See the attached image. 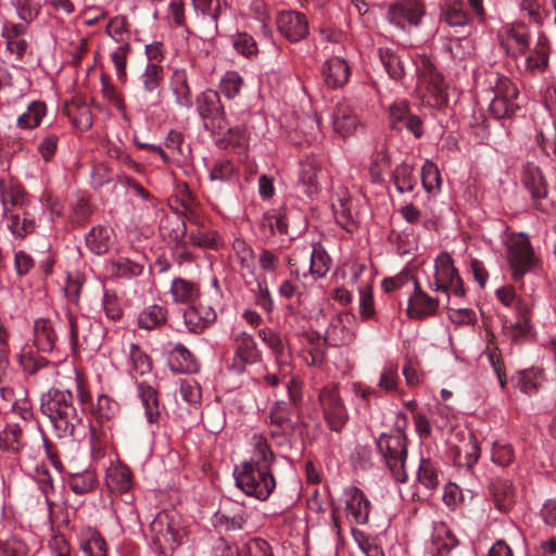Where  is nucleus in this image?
<instances>
[{"label": "nucleus", "mask_w": 556, "mask_h": 556, "mask_svg": "<svg viewBox=\"0 0 556 556\" xmlns=\"http://www.w3.org/2000/svg\"><path fill=\"white\" fill-rule=\"evenodd\" d=\"M275 459L276 456L267 441L262 437L255 438L253 456L235 470L237 486L249 496L266 501L276 488L271 472Z\"/></svg>", "instance_id": "obj_1"}, {"label": "nucleus", "mask_w": 556, "mask_h": 556, "mask_svg": "<svg viewBox=\"0 0 556 556\" xmlns=\"http://www.w3.org/2000/svg\"><path fill=\"white\" fill-rule=\"evenodd\" d=\"M41 412L63 435H73L80 417L73 405V394L67 390L50 389L41 401Z\"/></svg>", "instance_id": "obj_2"}, {"label": "nucleus", "mask_w": 556, "mask_h": 556, "mask_svg": "<svg viewBox=\"0 0 556 556\" xmlns=\"http://www.w3.org/2000/svg\"><path fill=\"white\" fill-rule=\"evenodd\" d=\"M377 447L384 456L386 463L396 481H407L405 463L407 458V438L403 431L394 435L381 433L377 440Z\"/></svg>", "instance_id": "obj_3"}, {"label": "nucleus", "mask_w": 556, "mask_h": 556, "mask_svg": "<svg viewBox=\"0 0 556 556\" xmlns=\"http://www.w3.org/2000/svg\"><path fill=\"white\" fill-rule=\"evenodd\" d=\"M324 420L331 431L340 433L350 419L349 410L337 384H328L318 393Z\"/></svg>", "instance_id": "obj_4"}, {"label": "nucleus", "mask_w": 556, "mask_h": 556, "mask_svg": "<svg viewBox=\"0 0 556 556\" xmlns=\"http://www.w3.org/2000/svg\"><path fill=\"white\" fill-rule=\"evenodd\" d=\"M198 112L204 128L212 134H220L227 128L225 109L217 91L208 89L198 97Z\"/></svg>", "instance_id": "obj_5"}, {"label": "nucleus", "mask_w": 556, "mask_h": 556, "mask_svg": "<svg viewBox=\"0 0 556 556\" xmlns=\"http://www.w3.org/2000/svg\"><path fill=\"white\" fill-rule=\"evenodd\" d=\"M508 262L513 269V278L520 281L533 265V249L525 235L514 238L508 247Z\"/></svg>", "instance_id": "obj_6"}, {"label": "nucleus", "mask_w": 556, "mask_h": 556, "mask_svg": "<svg viewBox=\"0 0 556 556\" xmlns=\"http://www.w3.org/2000/svg\"><path fill=\"white\" fill-rule=\"evenodd\" d=\"M276 25L279 33L290 42H299L308 35V22L306 16L294 10L278 12Z\"/></svg>", "instance_id": "obj_7"}, {"label": "nucleus", "mask_w": 556, "mask_h": 556, "mask_svg": "<svg viewBox=\"0 0 556 556\" xmlns=\"http://www.w3.org/2000/svg\"><path fill=\"white\" fill-rule=\"evenodd\" d=\"M233 349L232 367L239 374L244 371L247 365L256 364L262 358V353L250 333H238L235 338Z\"/></svg>", "instance_id": "obj_8"}, {"label": "nucleus", "mask_w": 556, "mask_h": 556, "mask_svg": "<svg viewBox=\"0 0 556 556\" xmlns=\"http://www.w3.org/2000/svg\"><path fill=\"white\" fill-rule=\"evenodd\" d=\"M36 213L37 206L35 204L16 206L5 215L7 226L15 237L25 238L33 233L37 227Z\"/></svg>", "instance_id": "obj_9"}, {"label": "nucleus", "mask_w": 556, "mask_h": 556, "mask_svg": "<svg viewBox=\"0 0 556 556\" xmlns=\"http://www.w3.org/2000/svg\"><path fill=\"white\" fill-rule=\"evenodd\" d=\"M439 300L426 293L415 280L414 293L408 299L406 314L412 319H425L438 313Z\"/></svg>", "instance_id": "obj_10"}, {"label": "nucleus", "mask_w": 556, "mask_h": 556, "mask_svg": "<svg viewBox=\"0 0 556 556\" xmlns=\"http://www.w3.org/2000/svg\"><path fill=\"white\" fill-rule=\"evenodd\" d=\"M424 14L422 4L418 0H406L403 3L391 5L389 18L401 29L407 26H417Z\"/></svg>", "instance_id": "obj_11"}, {"label": "nucleus", "mask_w": 556, "mask_h": 556, "mask_svg": "<svg viewBox=\"0 0 556 556\" xmlns=\"http://www.w3.org/2000/svg\"><path fill=\"white\" fill-rule=\"evenodd\" d=\"M498 38L502 48L511 58H518L525 54L529 48L528 34L522 25L503 28Z\"/></svg>", "instance_id": "obj_12"}, {"label": "nucleus", "mask_w": 556, "mask_h": 556, "mask_svg": "<svg viewBox=\"0 0 556 556\" xmlns=\"http://www.w3.org/2000/svg\"><path fill=\"white\" fill-rule=\"evenodd\" d=\"M418 79L427 85V89L434 96H442L443 77L431 60L425 54H418L414 60Z\"/></svg>", "instance_id": "obj_13"}, {"label": "nucleus", "mask_w": 556, "mask_h": 556, "mask_svg": "<svg viewBox=\"0 0 556 556\" xmlns=\"http://www.w3.org/2000/svg\"><path fill=\"white\" fill-rule=\"evenodd\" d=\"M432 543L437 556H466L467 554V546L460 543L444 525L435 528Z\"/></svg>", "instance_id": "obj_14"}, {"label": "nucleus", "mask_w": 556, "mask_h": 556, "mask_svg": "<svg viewBox=\"0 0 556 556\" xmlns=\"http://www.w3.org/2000/svg\"><path fill=\"white\" fill-rule=\"evenodd\" d=\"M521 181L535 203L547 197L548 185L542 169L538 165L527 163L522 170Z\"/></svg>", "instance_id": "obj_15"}, {"label": "nucleus", "mask_w": 556, "mask_h": 556, "mask_svg": "<svg viewBox=\"0 0 556 556\" xmlns=\"http://www.w3.org/2000/svg\"><path fill=\"white\" fill-rule=\"evenodd\" d=\"M345 509L358 525H365L369 519L370 502L364 492L356 486L344 489Z\"/></svg>", "instance_id": "obj_16"}, {"label": "nucleus", "mask_w": 556, "mask_h": 556, "mask_svg": "<svg viewBox=\"0 0 556 556\" xmlns=\"http://www.w3.org/2000/svg\"><path fill=\"white\" fill-rule=\"evenodd\" d=\"M321 75L327 87L337 89L348 83L351 70L344 59L336 56L323 64Z\"/></svg>", "instance_id": "obj_17"}, {"label": "nucleus", "mask_w": 556, "mask_h": 556, "mask_svg": "<svg viewBox=\"0 0 556 556\" xmlns=\"http://www.w3.org/2000/svg\"><path fill=\"white\" fill-rule=\"evenodd\" d=\"M332 124L334 131L341 137L353 134L358 125V117L350 102L343 100L337 103L332 113Z\"/></svg>", "instance_id": "obj_18"}, {"label": "nucleus", "mask_w": 556, "mask_h": 556, "mask_svg": "<svg viewBox=\"0 0 556 556\" xmlns=\"http://www.w3.org/2000/svg\"><path fill=\"white\" fill-rule=\"evenodd\" d=\"M292 408L288 402L277 401L269 410L270 425L276 427L273 435L290 434L295 430V424L291 419Z\"/></svg>", "instance_id": "obj_19"}, {"label": "nucleus", "mask_w": 556, "mask_h": 556, "mask_svg": "<svg viewBox=\"0 0 556 556\" xmlns=\"http://www.w3.org/2000/svg\"><path fill=\"white\" fill-rule=\"evenodd\" d=\"M184 317L190 331L201 333L216 320L217 314L211 306L200 304L190 306L185 312Z\"/></svg>", "instance_id": "obj_20"}, {"label": "nucleus", "mask_w": 556, "mask_h": 556, "mask_svg": "<svg viewBox=\"0 0 556 556\" xmlns=\"http://www.w3.org/2000/svg\"><path fill=\"white\" fill-rule=\"evenodd\" d=\"M168 364L175 372H194L198 370V363L193 354L181 343H168Z\"/></svg>", "instance_id": "obj_21"}, {"label": "nucleus", "mask_w": 556, "mask_h": 556, "mask_svg": "<svg viewBox=\"0 0 556 556\" xmlns=\"http://www.w3.org/2000/svg\"><path fill=\"white\" fill-rule=\"evenodd\" d=\"M458 276L452 257L446 252H442L435 260L434 290L447 293L448 283L455 281Z\"/></svg>", "instance_id": "obj_22"}, {"label": "nucleus", "mask_w": 556, "mask_h": 556, "mask_svg": "<svg viewBox=\"0 0 556 556\" xmlns=\"http://www.w3.org/2000/svg\"><path fill=\"white\" fill-rule=\"evenodd\" d=\"M58 340L53 324L48 318H38L34 323V345L40 352H52Z\"/></svg>", "instance_id": "obj_23"}, {"label": "nucleus", "mask_w": 556, "mask_h": 556, "mask_svg": "<svg viewBox=\"0 0 556 556\" xmlns=\"http://www.w3.org/2000/svg\"><path fill=\"white\" fill-rule=\"evenodd\" d=\"M79 546L85 556H108L106 542L94 528L80 531Z\"/></svg>", "instance_id": "obj_24"}, {"label": "nucleus", "mask_w": 556, "mask_h": 556, "mask_svg": "<svg viewBox=\"0 0 556 556\" xmlns=\"http://www.w3.org/2000/svg\"><path fill=\"white\" fill-rule=\"evenodd\" d=\"M495 507L501 511L509 510L516 503V491L508 479H496L491 484Z\"/></svg>", "instance_id": "obj_25"}, {"label": "nucleus", "mask_w": 556, "mask_h": 556, "mask_svg": "<svg viewBox=\"0 0 556 556\" xmlns=\"http://www.w3.org/2000/svg\"><path fill=\"white\" fill-rule=\"evenodd\" d=\"M214 527L226 531L244 530L248 523V514L243 508L237 510H218L212 519Z\"/></svg>", "instance_id": "obj_26"}, {"label": "nucleus", "mask_w": 556, "mask_h": 556, "mask_svg": "<svg viewBox=\"0 0 556 556\" xmlns=\"http://www.w3.org/2000/svg\"><path fill=\"white\" fill-rule=\"evenodd\" d=\"M0 195L4 206L5 215L9 214V211L14 210L16 206H28L31 204L25 190L22 188V186L16 184L4 185L1 182Z\"/></svg>", "instance_id": "obj_27"}, {"label": "nucleus", "mask_w": 556, "mask_h": 556, "mask_svg": "<svg viewBox=\"0 0 556 556\" xmlns=\"http://www.w3.org/2000/svg\"><path fill=\"white\" fill-rule=\"evenodd\" d=\"M151 530L155 533L156 540L164 543H182L181 532L168 520L167 515H159L151 523Z\"/></svg>", "instance_id": "obj_28"}, {"label": "nucleus", "mask_w": 556, "mask_h": 556, "mask_svg": "<svg viewBox=\"0 0 556 556\" xmlns=\"http://www.w3.org/2000/svg\"><path fill=\"white\" fill-rule=\"evenodd\" d=\"M106 484L112 491L127 493L132 488V473L130 469L125 465L109 468Z\"/></svg>", "instance_id": "obj_29"}, {"label": "nucleus", "mask_w": 556, "mask_h": 556, "mask_svg": "<svg viewBox=\"0 0 556 556\" xmlns=\"http://www.w3.org/2000/svg\"><path fill=\"white\" fill-rule=\"evenodd\" d=\"M138 391L148 421L150 424L159 422L161 414L156 390L146 382H140L138 384Z\"/></svg>", "instance_id": "obj_30"}, {"label": "nucleus", "mask_w": 556, "mask_h": 556, "mask_svg": "<svg viewBox=\"0 0 556 556\" xmlns=\"http://www.w3.org/2000/svg\"><path fill=\"white\" fill-rule=\"evenodd\" d=\"M378 56L390 78L393 80H401L404 78V61L400 54L390 48H379Z\"/></svg>", "instance_id": "obj_31"}, {"label": "nucleus", "mask_w": 556, "mask_h": 556, "mask_svg": "<svg viewBox=\"0 0 556 556\" xmlns=\"http://www.w3.org/2000/svg\"><path fill=\"white\" fill-rule=\"evenodd\" d=\"M64 112L72 124L81 131H86L92 126V113L90 108L84 102H71L64 108Z\"/></svg>", "instance_id": "obj_32"}, {"label": "nucleus", "mask_w": 556, "mask_h": 556, "mask_svg": "<svg viewBox=\"0 0 556 556\" xmlns=\"http://www.w3.org/2000/svg\"><path fill=\"white\" fill-rule=\"evenodd\" d=\"M170 294L177 303L191 304L199 298L200 290L193 281L175 278L170 286Z\"/></svg>", "instance_id": "obj_33"}, {"label": "nucleus", "mask_w": 556, "mask_h": 556, "mask_svg": "<svg viewBox=\"0 0 556 556\" xmlns=\"http://www.w3.org/2000/svg\"><path fill=\"white\" fill-rule=\"evenodd\" d=\"M170 87L178 105L191 108V91L188 85V76L185 70H175L170 78Z\"/></svg>", "instance_id": "obj_34"}, {"label": "nucleus", "mask_w": 556, "mask_h": 556, "mask_svg": "<svg viewBox=\"0 0 556 556\" xmlns=\"http://www.w3.org/2000/svg\"><path fill=\"white\" fill-rule=\"evenodd\" d=\"M548 38L541 33L538 37L536 45L532 52L527 56V67L530 70L545 71L548 65L549 56Z\"/></svg>", "instance_id": "obj_35"}, {"label": "nucleus", "mask_w": 556, "mask_h": 556, "mask_svg": "<svg viewBox=\"0 0 556 556\" xmlns=\"http://www.w3.org/2000/svg\"><path fill=\"white\" fill-rule=\"evenodd\" d=\"M87 248L97 255L105 254L111 245V236L108 228L92 227L85 238Z\"/></svg>", "instance_id": "obj_36"}, {"label": "nucleus", "mask_w": 556, "mask_h": 556, "mask_svg": "<svg viewBox=\"0 0 556 556\" xmlns=\"http://www.w3.org/2000/svg\"><path fill=\"white\" fill-rule=\"evenodd\" d=\"M167 320V311L161 305L153 304L146 307L138 316V326L142 329L153 330Z\"/></svg>", "instance_id": "obj_37"}, {"label": "nucleus", "mask_w": 556, "mask_h": 556, "mask_svg": "<svg viewBox=\"0 0 556 556\" xmlns=\"http://www.w3.org/2000/svg\"><path fill=\"white\" fill-rule=\"evenodd\" d=\"M23 430L16 424H10L0 432V447L3 451L17 454L24 446Z\"/></svg>", "instance_id": "obj_38"}, {"label": "nucleus", "mask_w": 556, "mask_h": 556, "mask_svg": "<svg viewBox=\"0 0 556 556\" xmlns=\"http://www.w3.org/2000/svg\"><path fill=\"white\" fill-rule=\"evenodd\" d=\"M143 271V265L127 257H119L110 264V273L116 278L132 279Z\"/></svg>", "instance_id": "obj_39"}, {"label": "nucleus", "mask_w": 556, "mask_h": 556, "mask_svg": "<svg viewBox=\"0 0 556 556\" xmlns=\"http://www.w3.org/2000/svg\"><path fill=\"white\" fill-rule=\"evenodd\" d=\"M243 78L236 71H228L224 74L219 81L218 93L227 100L236 99L242 89Z\"/></svg>", "instance_id": "obj_40"}, {"label": "nucleus", "mask_w": 556, "mask_h": 556, "mask_svg": "<svg viewBox=\"0 0 556 556\" xmlns=\"http://www.w3.org/2000/svg\"><path fill=\"white\" fill-rule=\"evenodd\" d=\"M351 206L350 199H338L337 203L332 204L337 223L348 232H353L356 229V220L351 212Z\"/></svg>", "instance_id": "obj_41"}, {"label": "nucleus", "mask_w": 556, "mask_h": 556, "mask_svg": "<svg viewBox=\"0 0 556 556\" xmlns=\"http://www.w3.org/2000/svg\"><path fill=\"white\" fill-rule=\"evenodd\" d=\"M393 180L397 191L401 193L413 191L417 182L414 168L405 163L396 166L393 172Z\"/></svg>", "instance_id": "obj_42"}, {"label": "nucleus", "mask_w": 556, "mask_h": 556, "mask_svg": "<svg viewBox=\"0 0 556 556\" xmlns=\"http://www.w3.org/2000/svg\"><path fill=\"white\" fill-rule=\"evenodd\" d=\"M490 85L493 97L515 102L519 94L517 86L506 76L494 74V80Z\"/></svg>", "instance_id": "obj_43"}, {"label": "nucleus", "mask_w": 556, "mask_h": 556, "mask_svg": "<svg viewBox=\"0 0 556 556\" xmlns=\"http://www.w3.org/2000/svg\"><path fill=\"white\" fill-rule=\"evenodd\" d=\"M442 20L450 26H464L468 23V13L463 1L446 3L442 11Z\"/></svg>", "instance_id": "obj_44"}, {"label": "nucleus", "mask_w": 556, "mask_h": 556, "mask_svg": "<svg viewBox=\"0 0 556 556\" xmlns=\"http://www.w3.org/2000/svg\"><path fill=\"white\" fill-rule=\"evenodd\" d=\"M46 114V105L43 102L34 101L28 110L17 118V125L24 129L37 127L43 115Z\"/></svg>", "instance_id": "obj_45"}, {"label": "nucleus", "mask_w": 556, "mask_h": 556, "mask_svg": "<svg viewBox=\"0 0 556 556\" xmlns=\"http://www.w3.org/2000/svg\"><path fill=\"white\" fill-rule=\"evenodd\" d=\"M67 484L76 494H86L96 488L97 479L93 472L84 471L68 477Z\"/></svg>", "instance_id": "obj_46"}, {"label": "nucleus", "mask_w": 556, "mask_h": 556, "mask_svg": "<svg viewBox=\"0 0 556 556\" xmlns=\"http://www.w3.org/2000/svg\"><path fill=\"white\" fill-rule=\"evenodd\" d=\"M192 4L197 12L211 18L214 29L217 30V21L222 14L223 7H226V2L222 0H192Z\"/></svg>", "instance_id": "obj_47"}, {"label": "nucleus", "mask_w": 556, "mask_h": 556, "mask_svg": "<svg viewBox=\"0 0 556 556\" xmlns=\"http://www.w3.org/2000/svg\"><path fill=\"white\" fill-rule=\"evenodd\" d=\"M417 479L426 488L435 489L439 483L437 465L429 458H421Z\"/></svg>", "instance_id": "obj_48"}, {"label": "nucleus", "mask_w": 556, "mask_h": 556, "mask_svg": "<svg viewBox=\"0 0 556 556\" xmlns=\"http://www.w3.org/2000/svg\"><path fill=\"white\" fill-rule=\"evenodd\" d=\"M164 77V70L161 65L149 63L141 76L143 89L147 92H154L161 87Z\"/></svg>", "instance_id": "obj_49"}, {"label": "nucleus", "mask_w": 556, "mask_h": 556, "mask_svg": "<svg viewBox=\"0 0 556 556\" xmlns=\"http://www.w3.org/2000/svg\"><path fill=\"white\" fill-rule=\"evenodd\" d=\"M130 51L128 42L121 43L114 51L111 52V61L116 68V77L121 83H125L127 78L126 64L127 55Z\"/></svg>", "instance_id": "obj_50"}, {"label": "nucleus", "mask_w": 556, "mask_h": 556, "mask_svg": "<svg viewBox=\"0 0 556 556\" xmlns=\"http://www.w3.org/2000/svg\"><path fill=\"white\" fill-rule=\"evenodd\" d=\"M260 338L263 342L271 350L275 357L280 361L285 356L286 348L283 340L279 333L274 331L273 329H261L258 331Z\"/></svg>", "instance_id": "obj_51"}, {"label": "nucleus", "mask_w": 556, "mask_h": 556, "mask_svg": "<svg viewBox=\"0 0 556 556\" xmlns=\"http://www.w3.org/2000/svg\"><path fill=\"white\" fill-rule=\"evenodd\" d=\"M300 181L305 194L313 195L317 192V168L312 162L301 164Z\"/></svg>", "instance_id": "obj_52"}, {"label": "nucleus", "mask_w": 556, "mask_h": 556, "mask_svg": "<svg viewBox=\"0 0 556 556\" xmlns=\"http://www.w3.org/2000/svg\"><path fill=\"white\" fill-rule=\"evenodd\" d=\"M129 358L134 371L141 376L150 372L152 368L151 359L138 345L130 344Z\"/></svg>", "instance_id": "obj_53"}, {"label": "nucleus", "mask_w": 556, "mask_h": 556, "mask_svg": "<svg viewBox=\"0 0 556 556\" xmlns=\"http://www.w3.org/2000/svg\"><path fill=\"white\" fill-rule=\"evenodd\" d=\"M241 556H275L270 544L261 539L254 538L241 546Z\"/></svg>", "instance_id": "obj_54"}, {"label": "nucleus", "mask_w": 556, "mask_h": 556, "mask_svg": "<svg viewBox=\"0 0 556 556\" xmlns=\"http://www.w3.org/2000/svg\"><path fill=\"white\" fill-rule=\"evenodd\" d=\"M118 412V404L114 400L110 399L106 395H100L98 397L97 409H96V419L103 424L104 421H109L113 418Z\"/></svg>", "instance_id": "obj_55"}, {"label": "nucleus", "mask_w": 556, "mask_h": 556, "mask_svg": "<svg viewBox=\"0 0 556 556\" xmlns=\"http://www.w3.org/2000/svg\"><path fill=\"white\" fill-rule=\"evenodd\" d=\"M517 109L518 105L515 102L496 97H493L489 106L490 113L497 119L510 118Z\"/></svg>", "instance_id": "obj_56"}, {"label": "nucleus", "mask_w": 556, "mask_h": 556, "mask_svg": "<svg viewBox=\"0 0 556 556\" xmlns=\"http://www.w3.org/2000/svg\"><path fill=\"white\" fill-rule=\"evenodd\" d=\"M190 241L193 245L217 250L220 244V237L216 231H197L191 232Z\"/></svg>", "instance_id": "obj_57"}, {"label": "nucleus", "mask_w": 556, "mask_h": 556, "mask_svg": "<svg viewBox=\"0 0 556 556\" xmlns=\"http://www.w3.org/2000/svg\"><path fill=\"white\" fill-rule=\"evenodd\" d=\"M421 182L427 191H432L441 185V176L437 165L430 161H426L421 169Z\"/></svg>", "instance_id": "obj_58"}, {"label": "nucleus", "mask_w": 556, "mask_h": 556, "mask_svg": "<svg viewBox=\"0 0 556 556\" xmlns=\"http://www.w3.org/2000/svg\"><path fill=\"white\" fill-rule=\"evenodd\" d=\"M329 256L320 248H314L311 255V273L317 277H324L328 270Z\"/></svg>", "instance_id": "obj_59"}, {"label": "nucleus", "mask_w": 556, "mask_h": 556, "mask_svg": "<svg viewBox=\"0 0 556 556\" xmlns=\"http://www.w3.org/2000/svg\"><path fill=\"white\" fill-rule=\"evenodd\" d=\"M491 459L493 463L506 467L514 459V451L509 444L495 442L492 447Z\"/></svg>", "instance_id": "obj_60"}, {"label": "nucleus", "mask_w": 556, "mask_h": 556, "mask_svg": "<svg viewBox=\"0 0 556 556\" xmlns=\"http://www.w3.org/2000/svg\"><path fill=\"white\" fill-rule=\"evenodd\" d=\"M127 20L125 16H115L113 17L108 26H106V33L110 37H112L115 41L124 43L127 42L125 40V35L128 34L127 29Z\"/></svg>", "instance_id": "obj_61"}, {"label": "nucleus", "mask_w": 556, "mask_h": 556, "mask_svg": "<svg viewBox=\"0 0 556 556\" xmlns=\"http://www.w3.org/2000/svg\"><path fill=\"white\" fill-rule=\"evenodd\" d=\"M236 174V166L229 160H219L217 161L210 173V178L212 180H229Z\"/></svg>", "instance_id": "obj_62"}, {"label": "nucleus", "mask_w": 556, "mask_h": 556, "mask_svg": "<svg viewBox=\"0 0 556 556\" xmlns=\"http://www.w3.org/2000/svg\"><path fill=\"white\" fill-rule=\"evenodd\" d=\"M27 545L17 538L0 542V556H27Z\"/></svg>", "instance_id": "obj_63"}, {"label": "nucleus", "mask_w": 556, "mask_h": 556, "mask_svg": "<svg viewBox=\"0 0 556 556\" xmlns=\"http://www.w3.org/2000/svg\"><path fill=\"white\" fill-rule=\"evenodd\" d=\"M409 114L408 105L405 102H397L390 106L389 124L392 129L401 130L402 123Z\"/></svg>", "instance_id": "obj_64"}]
</instances>
